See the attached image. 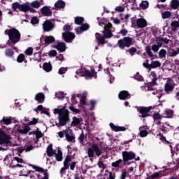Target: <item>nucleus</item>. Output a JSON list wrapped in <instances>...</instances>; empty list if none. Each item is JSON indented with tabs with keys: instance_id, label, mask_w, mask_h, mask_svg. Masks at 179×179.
I'll use <instances>...</instances> for the list:
<instances>
[{
	"instance_id": "obj_1",
	"label": "nucleus",
	"mask_w": 179,
	"mask_h": 179,
	"mask_svg": "<svg viewBox=\"0 0 179 179\" xmlns=\"http://www.w3.org/2000/svg\"><path fill=\"white\" fill-rule=\"evenodd\" d=\"M7 35L9 40L6 43V45H9L13 48V50H17V48L15 46V44L20 41L21 34L19 30L16 28H12L8 29Z\"/></svg>"
},
{
	"instance_id": "obj_2",
	"label": "nucleus",
	"mask_w": 179,
	"mask_h": 179,
	"mask_svg": "<svg viewBox=\"0 0 179 179\" xmlns=\"http://www.w3.org/2000/svg\"><path fill=\"white\" fill-rule=\"evenodd\" d=\"M133 39L130 36H124L121 39H119L117 43V46L122 51H126L127 48H129L131 45H134Z\"/></svg>"
},
{
	"instance_id": "obj_3",
	"label": "nucleus",
	"mask_w": 179,
	"mask_h": 179,
	"mask_svg": "<svg viewBox=\"0 0 179 179\" xmlns=\"http://www.w3.org/2000/svg\"><path fill=\"white\" fill-rule=\"evenodd\" d=\"M59 123L56 122L57 128L59 127H65L67 124L71 122V117H69V110H64L63 113H60L59 117H58Z\"/></svg>"
},
{
	"instance_id": "obj_4",
	"label": "nucleus",
	"mask_w": 179,
	"mask_h": 179,
	"mask_svg": "<svg viewBox=\"0 0 179 179\" xmlns=\"http://www.w3.org/2000/svg\"><path fill=\"white\" fill-rule=\"evenodd\" d=\"M10 139H12L10 135L6 134V133L0 128V145H1V146H6V148H8V146H12Z\"/></svg>"
},
{
	"instance_id": "obj_5",
	"label": "nucleus",
	"mask_w": 179,
	"mask_h": 179,
	"mask_svg": "<svg viewBox=\"0 0 179 179\" xmlns=\"http://www.w3.org/2000/svg\"><path fill=\"white\" fill-rule=\"evenodd\" d=\"M76 73L80 75V76L85 78V79H93V78H94V75L97 74V72H96L94 69H92L91 71L87 69L82 71L80 69L77 71Z\"/></svg>"
},
{
	"instance_id": "obj_6",
	"label": "nucleus",
	"mask_w": 179,
	"mask_h": 179,
	"mask_svg": "<svg viewBox=\"0 0 179 179\" xmlns=\"http://www.w3.org/2000/svg\"><path fill=\"white\" fill-rule=\"evenodd\" d=\"M176 85H174V82L171 80H168L164 86V92L166 94H171L173 92H174V88Z\"/></svg>"
},
{
	"instance_id": "obj_7",
	"label": "nucleus",
	"mask_w": 179,
	"mask_h": 179,
	"mask_svg": "<svg viewBox=\"0 0 179 179\" xmlns=\"http://www.w3.org/2000/svg\"><path fill=\"white\" fill-rule=\"evenodd\" d=\"M122 160L126 164L127 162H129V160H134L136 157V154L132 151H123L122 152Z\"/></svg>"
},
{
	"instance_id": "obj_8",
	"label": "nucleus",
	"mask_w": 179,
	"mask_h": 179,
	"mask_svg": "<svg viewBox=\"0 0 179 179\" xmlns=\"http://www.w3.org/2000/svg\"><path fill=\"white\" fill-rule=\"evenodd\" d=\"M32 166V168L34 169V170H36V171H39L40 173H43V176L40 175V174H36L38 179H48L49 178V174H48V169H46L45 171H44V169H43L42 167L40 166H36L34 165H30Z\"/></svg>"
},
{
	"instance_id": "obj_9",
	"label": "nucleus",
	"mask_w": 179,
	"mask_h": 179,
	"mask_svg": "<svg viewBox=\"0 0 179 179\" xmlns=\"http://www.w3.org/2000/svg\"><path fill=\"white\" fill-rule=\"evenodd\" d=\"M62 37L66 43H72V40L76 37L71 31H65L62 34Z\"/></svg>"
},
{
	"instance_id": "obj_10",
	"label": "nucleus",
	"mask_w": 179,
	"mask_h": 179,
	"mask_svg": "<svg viewBox=\"0 0 179 179\" xmlns=\"http://www.w3.org/2000/svg\"><path fill=\"white\" fill-rule=\"evenodd\" d=\"M55 25L52 24V22L50 20H46L43 24V29L44 31H52L54 29Z\"/></svg>"
},
{
	"instance_id": "obj_11",
	"label": "nucleus",
	"mask_w": 179,
	"mask_h": 179,
	"mask_svg": "<svg viewBox=\"0 0 179 179\" xmlns=\"http://www.w3.org/2000/svg\"><path fill=\"white\" fill-rule=\"evenodd\" d=\"M137 111L141 114L140 117L142 118H146V117H150V114H149V112L148 110V107L146 106H139L137 108Z\"/></svg>"
},
{
	"instance_id": "obj_12",
	"label": "nucleus",
	"mask_w": 179,
	"mask_h": 179,
	"mask_svg": "<svg viewBox=\"0 0 179 179\" xmlns=\"http://www.w3.org/2000/svg\"><path fill=\"white\" fill-rule=\"evenodd\" d=\"M90 28V26L89 25V24L85 23V24H82L81 27L75 28V30H76V34H82L83 31H86L87 30H89Z\"/></svg>"
},
{
	"instance_id": "obj_13",
	"label": "nucleus",
	"mask_w": 179,
	"mask_h": 179,
	"mask_svg": "<svg viewBox=\"0 0 179 179\" xmlns=\"http://www.w3.org/2000/svg\"><path fill=\"white\" fill-rule=\"evenodd\" d=\"M96 40L97 41L98 45H104L106 44V38L104 36H101L100 33L95 34Z\"/></svg>"
},
{
	"instance_id": "obj_14",
	"label": "nucleus",
	"mask_w": 179,
	"mask_h": 179,
	"mask_svg": "<svg viewBox=\"0 0 179 179\" xmlns=\"http://www.w3.org/2000/svg\"><path fill=\"white\" fill-rule=\"evenodd\" d=\"M53 47L56 48L57 51H60V52H65L66 50V44H65V42H59L57 45H54Z\"/></svg>"
},
{
	"instance_id": "obj_15",
	"label": "nucleus",
	"mask_w": 179,
	"mask_h": 179,
	"mask_svg": "<svg viewBox=\"0 0 179 179\" xmlns=\"http://www.w3.org/2000/svg\"><path fill=\"white\" fill-rule=\"evenodd\" d=\"M109 126L115 132H125V131H127V128L125 127L117 126L114 124V123H110Z\"/></svg>"
},
{
	"instance_id": "obj_16",
	"label": "nucleus",
	"mask_w": 179,
	"mask_h": 179,
	"mask_svg": "<svg viewBox=\"0 0 179 179\" xmlns=\"http://www.w3.org/2000/svg\"><path fill=\"white\" fill-rule=\"evenodd\" d=\"M118 97L120 100H127V99H131V94L128 91H120Z\"/></svg>"
},
{
	"instance_id": "obj_17",
	"label": "nucleus",
	"mask_w": 179,
	"mask_h": 179,
	"mask_svg": "<svg viewBox=\"0 0 179 179\" xmlns=\"http://www.w3.org/2000/svg\"><path fill=\"white\" fill-rule=\"evenodd\" d=\"M136 26L138 29H144L148 26V21L145 20V18H138L136 20Z\"/></svg>"
},
{
	"instance_id": "obj_18",
	"label": "nucleus",
	"mask_w": 179,
	"mask_h": 179,
	"mask_svg": "<svg viewBox=\"0 0 179 179\" xmlns=\"http://www.w3.org/2000/svg\"><path fill=\"white\" fill-rule=\"evenodd\" d=\"M41 14L43 16H52V11L50 9V7L45 6L41 9Z\"/></svg>"
},
{
	"instance_id": "obj_19",
	"label": "nucleus",
	"mask_w": 179,
	"mask_h": 179,
	"mask_svg": "<svg viewBox=\"0 0 179 179\" xmlns=\"http://www.w3.org/2000/svg\"><path fill=\"white\" fill-rule=\"evenodd\" d=\"M35 100L38 101L39 104H43L44 100H45V95H44L43 92H39L35 95Z\"/></svg>"
},
{
	"instance_id": "obj_20",
	"label": "nucleus",
	"mask_w": 179,
	"mask_h": 179,
	"mask_svg": "<svg viewBox=\"0 0 179 179\" xmlns=\"http://www.w3.org/2000/svg\"><path fill=\"white\" fill-rule=\"evenodd\" d=\"M55 150L52 149V144H49L46 149V153L48 157H52L55 155Z\"/></svg>"
},
{
	"instance_id": "obj_21",
	"label": "nucleus",
	"mask_w": 179,
	"mask_h": 179,
	"mask_svg": "<svg viewBox=\"0 0 179 179\" xmlns=\"http://www.w3.org/2000/svg\"><path fill=\"white\" fill-rule=\"evenodd\" d=\"M102 33L105 38H111V37H113L114 36V34H113V31L111 29H103Z\"/></svg>"
},
{
	"instance_id": "obj_22",
	"label": "nucleus",
	"mask_w": 179,
	"mask_h": 179,
	"mask_svg": "<svg viewBox=\"0 0 179 179\" xmlns=\"http://www.w3.org/2000/svg\"><path fill=\"white\" fill-rule=\"evenodd\" d=\"M44 41L46 45H50V44H52V43H55V37L53 36H48L45 38Z\"/></svg>"
},
{
	"instance_id": "obj_23",
	"label": "nucleus",
	"mask_w": 179,
	"mask_h": 179,
	"mask_svg": "<svg viewBox=\"0 0 179 179\" xmlns=\"http://www.w3.org/2000/svg\"><path fill=\"white\" fill-rule=\"evenodd\" d=\"M65 1L62 0H58L57 2L55 3V8H56V9H64L65 8Z\"/></svg>"
},
{
	"instance_id": "obj_24",
	"label": "nucleus",
	"mask_w": 179,
	"mask_h": 179,
	"mask_svg": "<svg viewBox=\"0 0 179 179\" xmlns=\"http://www.w3.org/2000/svg\"><path fill=\"white\" fill-rule=\"evenodd\" d=\"M43 69L45 72H51L52 71V64H51L50 62L49 63L45 62L43 65Z\"/></svg>"
},
{
	"instance_id": "obj_25",
	"label": "nucleus",
	"mask_w": 179,
	"mask_h": 179,
	"mask_svg": "<svg viewBox=\"0 0 179 179\" xmlns=\"http://www.w3.org/2000/svg\"><path fill=\"white\" fill-rule=\"evenodd\" d=\"M92 148H93L94 152H95L96 156H98V157H99L102 152H101V150H100V148L99 147V145H97V144L96 143H93L92 145Z\"/></svg>"
},
{
	"instance_id": "obj_26",
	"label": "nucleus",
	"mask_w": 179,
	"mask_h": 179,
	"mask_svg": "<svg viewBox=\"0 0 179 179\" xmlns=\"http://www.w3.org/2000/svg\"><path fill=\"white\" fill-rule=\"evenodd\" d=\"M5 55L8 58H13L15 55V51L12 48H7L5 50Z\"/></svg>"
},
{
	"instance_id": "obj_27",
	"label": "nucleus",
	"mask_w": 179,
	"mask_h": 179,
	"mask_svg": "<svg viewBox=\"0 0 179 179\" xmlns=\"http://www.w3.org/2000/svg\"><path fill=\"white\" fill-rule=\"evenodd\" d=\"M122 162H124L123 159H119L116 162H113L111 166H112V167H115V169H117L118 167H120V169H122V167H123L122 166Z\"/></svg>"
},
{
	"instance_id": "obj_28",
	"label": "nucleus",
	"mask_w": 179,
	"mask_h": 179,
	"mask_svg": "<svg viewBox=\"0 0 179 179\" xmlns=\"http://www.w3.org/2000/svg\"><path fill=\"white\" fill-rule=\"evenodd\" d=\"M29 6H29V3H27L20 4V10L21 12H24V13L29 12Z\"/></svg>"
},
{
	"instance_id": "obj_29",
	"label": "nucleus",
	"mask_w": 179,
	"mask_h": 179,
	"mask_svg": "<svg viewBox=\"0 0 179 179\" xmlns=\"http://www.w3.org/2000/svg\"><path fill=\"white\" fill-rule=\"evenodd\" d=\"M74 22L75 24L80 26L81 24H83V22H85V18L83 17L77 16L74 17Z\"/></svg>"
},
{
	"instance_id": "obj_30",
	"label": "nucleus",
	"mask_w": 179,
	"mask_h": 179,
	"mask_svg": "<svg viewBox=\"0 0 179 179\" xmlns=\"http://www.w3.org/2000/svg\"><path fill=\"white\" fill-rule=\"evenodd\" d=\"M162 63L159 61H152L150 64V69H155V68H160Z\"/></svg>"
},
{
	"instance_id": "obj_31",
	"label": "nucleus",
	"mask_w": 179,
	"mask_h": 179,
	"mask_svg": "<svg viewBox=\"0 0 179 179\" xmlns=\"http://www.w3.org/2000/svg\"><path fill=\"white\" fill-rule=\"evenodd\" d=\"M64 134H65L66 139V141H68V142H73L75 139V136L69 135V131L68 129H66L64 131Z\"/></svg>"
},
{
	"instance_id": "obj_32",
	"label": "nucleus",
	"mask_w": 179,
	"mask_h": 179,
	"mask_svg": "<svg viewBox=\"0 0 179 179\" xmlns=\"http://www.w3.org/2000/svg\"><path fill=\"white\" fill-rule=\"evenodd\" d=\"M170 7L171 8V9H178L179 1L178 0L171 1Z\"/></svg>"
},
{
	"instance_id": "obj_33",
	"label": "nucleus",
	"mask_w": 179,
	"mask_h": 179,
	"mask_svg": "<svg viewBox=\"0 0 179 179\" xmlns=\"http://www.w3.org/2000/svg\"><path fill=\"white\" fill-rule=\"evenodd\" d=\"M57 162H62V159H64V157H62V151L61 150H59L57 151V153L55 152V154Z\"/></svg>"
},
{
	"instance_id": "obj_34",
	"label": "nucleus",
	"mask_w": 179,
	"mask_h": 179,
	"mask_svg": "<svg viewBox=\"0 0 179 179\" xmlns=\"http://www.w3.org/2000/svg\"><path fill=\"white\" fill-rule=\"evenodd\" d=\"M85 139H87V137L86 136H85V133L82 131L78 137V141L81 145H85Z\"/></svg>"
},
{
	"instance_id": "obj_35",
	"label": "nucleus",
	"mask_w": 179,
	"mask_h": 179,
	"mask_svg": "<svg viewBox=\"0 0 179 179\" xmlns=\"http://www.w3.org/2000/svg\"><path fill=\"white\" fill-rule=\"evenodd\" d=\"M11 123L12 119L5 118V117H3V119L0 121V124H3V125H9Z\"/></svg>"
},
{
	"instance_id": "obj_36",
	"label": "nucleus",
	"mask_w": 179,
	"mask_h": 179,
	"mask_svg": "<svg viewBox=\"0 0 179 179\" xmlns=\"http://www.w3.org/2000/svg\"><path fill=\"white\" fill-rule=\"evenodd\" d=\"M80 124V119L78 117H76V116L73 117V121L71 122V125L73 127H77V125H79Z\"/></svg>"
},
{
	"instance_id": "obj_37",
	"label": "nucleus",
	"mask_w": 179,
	"mask_h": 179,
	"mask_svg": "<svg viewBox=\"0 0 179 179\" xmlns=\"http://www.w3.org/2000/svg\"><path fill=\"white\" fill-rule=\"evenodd\" d=\"M153 86H157V85L155 84V83H152V82L148 83L146 84L147 90L148 92H152V91L155 90V89H153Z\"/></svg>"
},
{
	"instance_id": "obj_38",
	"label": "nucleus",
	"mask_w": 179,
	"mask_h": 179,
	"mask_svg": "<svg viewBox=\"0 0 179 179\" xmlns=\"http://www.w3.org/2000/svg\"><path fill=\"white\" fill-rule=\"evenodd\" d=\"M171 12L170 11H164L162 13V19H169V17H171Z\"/></svg>"
},
{
	"instance_id": "obj_39",
	"label": "nucleus",
	"mask_w": 179,
	"mask_h": 179,
	"mask_svg": "<svg viewBox=\"0 0 179 179\" xmlns=\"http://www.w3.org/2000/svg\"><path fill=\"white\" fill-rule=\"evenodd\" d=\"M24 59H26L24 54L21 53L17 57V62H18L19 64H22V62H24Z\"/></svg>"
},
{
	"instance_id": "obj_40",
	"label": "nucleus",
	"mask_w": 179,
	"mask_h": 179,
	"mask_svg": "<svg viewBox=\"0 0 179 179\" xmlns=\"http://www.w3.org/2000/svg\"><path fill=\"white\" fill-rule=\"evenodd\" d=\"M136 51H138V50H136V48L135 47H131L129 49H126V52H129L131 57H134V55H135V53L136 52Z\"/></svg>"
},
{
	"instance_id": "obj_41",
	"label": "nucleus",
	"mask_w": 179,
	"mask_h": 179,
	"mask_svg": "<svg viewBox=\"0 0 179 179\" xmlns=\"http://www.w3.org/2000/svg\"><path fill=\"white\" fill-rule=\"evenodd\" d=\"M145 51L147 52V55H148V57H150V58H152L153 53L152 52V47H150V45H146Z\"/></svg>"
},
{
	"instance_id": "obj_42",
	"label": "nucleus",
	"mask_w": 179,
	"mask_h": 179,
	"mask_svg": "<svg viewBox=\"0 0 179 179\" xmlns=\"http://www.w3.org/2000/svg\"><path fill=\"white\" fill-rule=\"evenodd\" d=\"M87 155L89 157H94V150L92 145L87 149Z\"/></svg>"
},
{
	"instance_id": "obj_43",
	"label": "nucleus",
	"mask_w": 179,
	"mask_h": 179,
	"mask_svg": "<svg viewBox=\"0 0 179 179\" xmlns=\"http://www.w3.org/2000/svg\"><path fill=\"white\" fill-rule=\"evenodd\" d=\"M150 76L152 77V83L155 84V85H157V75H156V73L155 72H151V74H150Z\"/></svg>"
},
{
	"instance_id": "obj_44",
	"label": "nucleus",
	"mask_w": 179,
	"mask_h": 179,
	"mask_svg": "<svg viewBox=\"0 0 179 179\" xmlns=\"http://www.w3.org/2000/svg\"><path fill=\"white\" fill-rule=\"evenodd\" d=\"M30 6L32 8H35L36 9H38V8H40V6H41V3H40V1H34L31 3Z\"/></svg>"
},
{
	"instance_id": "obj_45",
	"label": "nucleus",
	"mask_w": 179,
	"mask_h": 179,
	"mask_svg": "<svg viewBox=\"0 0 179 179\" xmlns=\"http://www.w3.org/2000/svg\"><path fill=\"white\" fill-rule=\"evenodd\" d=\"M134 78L138 82H143V77L139 74V72H137L136 75L134 76Z\"/></svg>"
},
{
	"instance_id": "obj_46",
	"label": "nucleus",
	"mask_w": 179,
	"mask_h": 179,
	"mask_svg": "<svg viewBox=\"0 0 179 179\" xmlns=\"http://www.w3.org/2000/svg\"><path fill=\"white\" fill-rule=\"evenodd\" d=\"M12 8L15 12H17V10L16 9H19V10H20V3L19 2L13 3Z\"/></svg>"
},
{
	"instance_id": "obj_47",
	"label": "nucleus",
	"mask_w": 179,
	"mask_h": 179,
	"mask_svg": "<svg viewBox=\"0 0 179 179\" xmlns=\"http://www.w3.org/2000/svg\"><path fill=\"white\" fill-rule=\"evenodd\" d=\"M97 165L99 166V169H103V170L104 169H107V165L101 162V158H99Z\"/></svg>"
},
{
	"instance_id": "obj_48",
	"label": "nucleus",
	"mask_w": 179,
	"mask_h": 179,
	"mask_svg": "<svg viewBox=\"0 0 179 179\" xmlns=\"http://www.w3.org/2000/svg\"><path fill=\"white\" fill-rule=\"evenodd\" d=\"M140 6L142 8V9H148V8H149V1H142V3L140 4Z\"/></svg>"
},
{
	"instance_id": "obj_49",
	"label": "nucleus",
	"mask_w": 179,
	"mask_h": 179,
	"mask_svg": "<svg viewBox=\"0 0 179 179\" xmlns=\"http://www.w3.org/2000/svg\"><path fill=\"white\" fill-rule=\"evenodd\" d=\"M33 48L29 47L24 51V54H26V55H28L29 57H31V55H33Z\"/></svg>"
},
{
	"instance_id": "obj_50",
	"label": "nucleus",
	"mask_w": 179,
	"mask_h": 179,
	"mask_svg": "<svg viewBox=\"0 0 179 179\" xmlns=\"http://www.w3.org/2000/svg\"><path fill=\"white\" fill-rule=\"evenodd\" d=\"M156 43H157V45H158L159 47H162L163 45V37H157L156 38Z\"/></svg>"
},
{
	"instance_id": "obj_51",
	"label": "nucleus",
	"mask_w": 179,
	"mask_h": 179,
	"mask_svg": "<svg viewBox=\"0 0 179 179\" xmlns=\"http://www.w3.org/2000/svg\"><path fill=\"white\" fill-rule=\"evenodd\" d=\"M17 131L19 132V134H21L22 135H27L29 134V131L27 129H17Z\"/></svg>"
},
{
	"instance_id": "obj_52",
	"label": "nucleus",
	"mask_w": 179,
	"mask_h": 179,
	"mask_svg": "<svg viewBox=\"0 0 179 179\" xmlns=\"http://www.w3.org/2000/svg\"><path fill=\"white\" fill-rule=\"evenodd\" d=\"M17 131L19 132V134H21L22 135H27L29 134V131L27 129H17Z\"/></svg>"
},
{
	"instance_id": "obj_53",
	"label": "nucleus",
	"mask_w": 179,
	"mask_h": 179,
	"mask_svg": "<svg viewBox=\"0 0 179 179\" xmlns=\"http://www.w3.org/2000/svg\"><path fill=\"white\" fill-rule=\"evenodd\" d=\"M36 139H40V138H43L44 134L41 133V131H38V128H36Z\"/></svg>"
},
{
	"instance_id": "obj_54",
	"label": "nucleus",
	"mask_w": 179,
	"mask_h": 179,
	"mask_svg": "<svg viewBox=\"0 0 179 179\" xmlns=\"http://www.w3.org/2000/svg\"><path fill=\"white\" fill-rule=\"evenodd\" d=\"M40 22V20H38V17H33L31 19V23L34 26V24H38V22Z\"/></svg>"
},
{
	"instance_id": "obj_55",
	"label": "nucleus",
	"mask_w": 179,
	"mask_h": 179,
	"mask_svg": "<svg viewBox=\"0 0 179 179\" xmlns=\"http://www.w3.org/2000/svg\"><path fill=\"white\" fill-rule=\"evenodd\" d=\"M168 54H169V57H176V55H178V50H174L172 49L168 52Z\"/></svg>"
},
{
	"instance_id": "obj_56",
	"label": "nucleus",
	"mask_w": 179,
	"mask_h": 179,
	"mask_svg": "<svg viewBox=\"0 0 179 179\" xmlns=\"http://www.w3.org/2000/svg\"><path fill=\"white\" fill-rule=\"evenodd\" d=\"M56 97L59 99V100H62V99L65 98V94H64L62 92H59L56 93Z\"/></svg>"
},
{
	"instance_id": "obj_57",
	"label": "nucleus",
	"mask_w": 179,
	"mask_h": 179,
	"mask_svg": "<svg viewBox=\"0 0 179 179\" xmlns=\"http://www.w3.org/2000/svg\"><path fill=\"white\" fill-rule=\"evenodd\" d=\"M158 177H160V173L155 172L152 175H150L148 177V179H156V178H158Z\"/></svg>"
},
{
	"instance_id": "obj_58",
	"label": "nucleus",
	"mask_w": 179,
	"mask_h": 179,
	"mask_svg": "<svg viewBox=\"0 0 179 179\" xmlns=\"http://www.w3.org/2000/svg\"><path fill=\"white\" fill-rule=\"evenodd\" d=\"M68 71V67H62L59 69L58 73L59 75H64Z\"/></svg>"
},
{
	"instance_id": "obj_59",
	"label": "nucleus",
	"mask_w": 179,
	"mask_h": 179,
	"mask_svg": "<svg viewBox=\"0 0 179 179\" xmlns=\"http://www.w3.org/2000/svg\"><path fill=\"white\" fill-rule=\"evenodd\" d=\"M147 135H149V132H148V130H141V131H140L141 138H146Z\"/></svg>"
},
{
	"instance_id": "obj_60",
	"label": "nucleus",
	"mask_w": 179,
	"mask_h": 179,
	"mask_svg": "<svg viewBox=\"0 0 179 179\" xmlns=\"http://www.w3.org/2000/svg\"><path fill=\"white\" fill-rule=\"evenodd\" d=\"M80 103L83 106H86V93H84L83 96L81 97L80 100Z\"/></svg>"
},
{
	"instance_id": "obj_61",
	"label": "nucleus",
	"mask_w": 179,
	"mask_h": 179,
	"mask_svg": "<svg viewBox=\"0 0 179 179\" xmlns=\"http://www.w3.org/2000/svg\"><path fill=\"white\" fill-rule=\"evenodd\" d=\"M166 54H167V51L164 49H162L159 52L160 58H164V57H166Z\"/></svg>"
},
{
	"instance_id": "obj_62",
	"label": "nucleus",
	"mask_w": 179,
	"mask_h": 179,
	"mask_svg": "<svg viewBox=\"0 0 179 179\" xmlns=\"http://www.w3.org/2000/svg\"><path fill=\"white\" fill-rule=\"evenodd\" d=\"M171 27H174L175 29H178L179 27V21H172L171 23Z\"/></svg>"
},
{
	"instance_id": "obj_63",
	"label": "nucleus",
	"mask_w": 179,
	"mask_h": 179,
	"mask_svg": "<svg viewBox=\"0 0 179 179\" xmlns=\"http://www.w3.org/2000/svg\"><path fill=\"white\" fill-rule=\"evenodd\" d=\"M38 119L34 117L31 121L28 122L29 125H36V124H38Z\"/></svg>"
},
{
	"instance_id": "obj_64",
	"label": "nucleus",
	"mask_w": 179,
	"mask_h": 179,
	"mask_svg": "<svg viewBox=\"0 0 179 179\" xmlns=\"http://www.w3.org/2000/svg\"><path fill=\"white\" fill-rule=\"evenodd\" d=\"M64 108H62V109L55 108L54 109V114H58V117H59L60 113H64Z\"/></svg>"
}]
</instances>
